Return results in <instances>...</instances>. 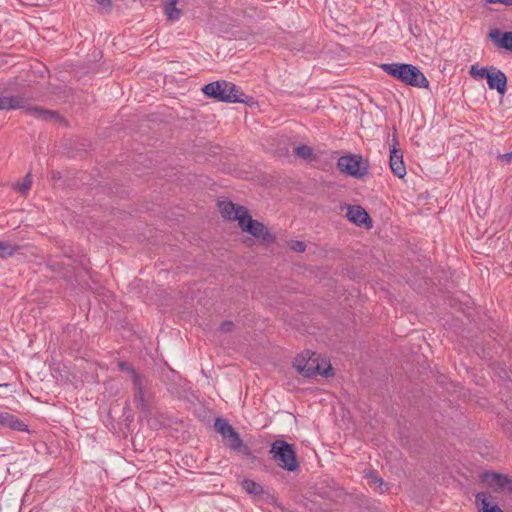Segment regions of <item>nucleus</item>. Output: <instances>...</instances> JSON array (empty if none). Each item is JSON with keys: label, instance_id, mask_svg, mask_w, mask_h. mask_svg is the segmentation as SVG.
Here are the masks:
<instances>
[{"label": "nucleus", "instance_id": "obj_27", "mask_svg": "<svg viewBox=\"0 0 512 512\" xmlns=\"http://www.w3.org/2000/svg\"><path fill=\"white\" fill-rule=\"evenodd\" d=\"M289 246H290L291 250L298 252V253H302L306 249V244L302 241H297V240L291 241Z\"/></svg>", "mask_w": 512, "mask_h": 512}, {"label": "nucleus", "instance_id": "obj_9", "mask_svg": "<svg viewBox=\"0 0 512 512\" xmlns=\"http://www.w3.org/2000/svg\"><path fill=\"white\" fill-rule=\"evenodd\" d=\"M218 207L224 219L237 220L238 222L248 211L246 207L237 205L231 201H219Z\"/></svg>", "mask_w": 512, "mask_h": 512}, {"label": "nucleus", "instance_id": "obj_12", "mask_svg": "<svg viewBox=\"0 0 512 512\" xmlns=\"http://www.w3.org/2000/svg\"><path fill=\"white\" fill-rule=\"evenodd\" d=\"M26 112L35 118L46 122H65L63 117L54 110L44 109L41 107H27Z\"/></svg>", "mask_w": 512, "mask_h": 512}, {"label": "nucleus", "instance_id": "obj_32", "mask_svg": "<svg viewBox=\"0 0 512 512\" xmlns=\"http://www.w3.org/2000/svg\"><path fill=\"white\" fill-rule=\"evenodd\" d=\"M498 158L503 162L510 163L512 161V151L509 153L500 154Z\"/></svg>", "mask_w": 512, "mask_h": 512}, {"label": "nucleus", "instance_id": "obj_18", "mask_svg": "<svg viewBox=\"0 0 512 512\" xmlns=\"http://www.w3.org/2000/svg\"><path fill=\"white\" fill-rule=\"evenodd\" d=\"M476 502L481 503L479 512H503L498 505L491 504L483 492L476 495Z\"/></svg>", "mask_w": 512, "mask_h": 512}, {"label": "nucleus", "instance_id": "obj_10", "mask_svg": "<svg viewBox=\"0 0 512 512\" xmlns=\"http://www.w3.org/2000/svg\"><path fill=\"white\" fill-rule=\"evenodd\" d=\"M487 84L490 89H495L500 95H504L507 90V76L503 71L495 66L490 67V73L487 77Z\"/></svg>", "mask_w": 512, "mask_h": 512}, {"label": "nucleus", "instance_id": "obj_29", "mask_svg": "<svg viewBox=\"0 0 512 512\" xmlns=\"http://www.w3.org/2000/svg\"><path fill=\"white\" fill-rule=\"evenodd\" d=\"M100 9L109 12L112 7V0H95Z\"/></svg>", "mask_w": 512, "mask_h": 512}, {"label": "nucleus", "instance_id": "obj_5", "mask_svg": "<svg viewBox=\"0 0 512 512\" xmlns=\"http://www.w3.org/2000/svg\"><path fill=\"white\" fill-rule=\"evenodd\" d=\"M339 170L356 179H362L368 174L369 163L361 155L349 154L338 158Z\"/></svg>", "mask_w": 512, "mask_h": 512}, {"label": "nucleus", "instance_id": "obj_22", "mask_svg": "<svg viewBox=\"0 0 512 512\" xmlns=\"http://www.w3.org/2000/svg\"><path fill=\"white\" fill-rule=\"evenodd\" d=\"M297 157L310 160L313 158V149L307 145H301L294 149Z\"/></svg>", "mask_w": 512, "mask_h": 512}, {"label": "nucleus", "instance_id": "obj_1", "mask_svg": "<svg viewBox=\"0 0 512 512\" xmlns=\"http://www.w3.org/2000/svg\"><path fill=\"white\" fill-rule=\"evenodd\" d=\"M379 67L391 77L406 85L417 88H428L429 81L415 65L408 63H383Z\"/></svg>", "mask_w": 512, "mask_h": 512}, {"label": "nucleus", "instance_id": "obj_3", "mask_svg": "<svg viewBox=\"0 0 512 512\" xmlns=\"http://www.w3.org/2000/svg\"><path fill=\"white\" fill-rule=\"evenodd\" d=\"M272 459L284 470L295 471L299 467L296 452L292 444L284 440H275L271 444Z\"/></svg>", "mask_w": 512, "mask_h": 512}, {"label": "nucleus", "instance_id": "obj_31", "mask_svg": "<svg viewBox=\"0 0 512 512\" xmlns=\"http://www.w3.org/2000/svg\"><path fill=\"white\" fill-rule=\"evenodd\" d=\"M234 324L231 321H224L220 325V330L224 333L231 332L233 330Z\"/></svg>", "mask_w": 512, "mask_h": 512}, {"label": "nucleus", "instance_id": "obj_33", "mask_svg": "<svg viewBox=\"0 0 512 512\" xmlns=\"http://www.w3.org/2000/svg\"><path fill=\"white\" fill-rule=\"evenodd\" d=\"M488 3H492V4H503V5H506V6H511L512 5V0H486Z\"/></svg>", "mask_w": 512, "mask_h": 512}, {"label": "nucleus", "instance_id": "obj_13", "mask_svg": "<svg viewBox=\"0 0 512 512\" xmlns=\"http://www.w3.org/2000/svg\"><path fill=\"white\" fill-rule=\"evenodd\" d=\"M488 37L497 47L512 51V31L502 33L499 29H493Z\"/></svg>", "mask_w": 512, "mask_h": 512}, {"label": "nucleus", "instance_id": "obj_21", "mask_svg": "<svg viewBox=\"0 0 512 512\" xmlns=\"http://www.w3.org/2000/svg\"><path fill=\"white\" fill-rule=\"evenodd\" d=\"M242 488L249 494L259 495L263 492L262 486L253 480L244 479L242 481Z\"/></svg>", "mask_w": 512, "mask_h": 512}, {"label": "nucleus", "instance_id": "obj_4", "mask_svg": "<svg viewBox=\"0 0 512 512\" xmlns=\"http://www.w3.org/2000/svg\"><path fill=\"white\" fill-rule=\"evenodd\" d=\"M294 368L304 377L311 378L316 375L328 377L331 375L332 367L329 364L326 368L318 363V357L314 352H306L294 359Z\"/></svg>", "mask_w": 512, "mask_h": 512}, {"label": "nucleus", "instance_id": "obj_7", "mask_svg": "<svg viewBox=\"0 0 512 512\" xmlns=\"http://www.w3.org/2000/svg\"><path fill=\"white\" fill-rule=\"evenodd\" d=\"M393 142L394 144L390 149L389 165L395 176L398 178H403L406 175V166L403 161V153L401 149L396 147V145H398L396 137L393 138Z\"/></svg>", "mask_w": 512, "mask_h": 512}, {"label": "nucleus", "instance_id": "obj_23", "mask_svg": "<svg viewBox=\"0 0 512 512\" xmlns=\"http://www.w3.org/2000/svg\"><path fill=\"white\" fill-rule=\"evenodd\" d=\"M134 400L136 402L137 408L142 411H147L149 405L145 400L144 389L139 391H134Z\"/></svg>", "mask_w": 512, "mask_h": 512}, {"label": "nucleus", "instance_id": "obj_11", "mask_svg": "<svg viewBox=\"0 0 512 512\" xmlns=\"http://www.w3.org/2000/svg\"><path fill=\"white\" fill-rule=\"evenodd\" d=\"M346 216L348 220L357 226H372V220L366 210L360 205H350L347 208Z\"/></svg>", "mask_w": 512, "mask_h": 512}, {"label": "nucleus", "instance_id": "obj_19", "mask_svg": "<svg viewBox=\"0 0 512 512\" xmlns=\"http://www.w3.org/2000/svg\"><path fill=\"white\" fill-rule=\"evenodd\" d=\"M177 0H170L165 6H164V13L167 17V19L171 22H174L179 19L181 15L180 9L176 7Z\"/></svg>", "mask_w": 512, "mask_h": 512}, {"label": "nucleus", "instance_id": "obj_24", "mask_svg": "<svg viewBox=\"0 0 512 512\" xmlns=\"http://www.w3.org/2000/svg\"><path fill=\"white\" fill-rule=\"evenodd\" d=\"M32 180L31 174L28 173L22 183H18L15 185V189L21 194H26L31 188Z\"/></svg>", "mask_w": 512, "mask_h": 512}, {"label": "nucleus", "instance_id": "obj_20", "mask_svg": "<svg viewBox=\"0 0 512 512\" xmlns=\"http://www.w3.org/2000/svg\"><path fill=\"white\" fill-rule=\"evenodd\" d=\"M489 73L490 67H480L479 64H473L469 70V75L476 81L487 79Z\"/></svg>", "mask_w": 512, "mask_h": 512}, {"label": "nucleus", "instance_id": "obj_28", "mask_svg": "<svg viewBox=\"0 0 512 512\" xmlns=\"http://www.w3.org/2000/svg\"><path fill=\"white\" fill-rule=\"evenodd\" d=\"M118 368L120 371L127 372L131 376H133V372H136L135 369L129 363H127L125 361L118 362Z\"/></svg>", "mask_w": 512, "mask_h": 512}, {"label": "nucleus", "instance_id": "obj_2", "mask_svg": "<svg viewBox=\"0 0 512 512\" xmlns=\"http://www.w3.org/2000/svg\"><path fill=\"white\" fill-rule=\"evenodd\" d=\"M214 428L221 435L225 446L233 451L241 452L245 456H251V449L244 444L239 433L226 419L220 417L216 418Z\"/></svg>", "mask_w": 512, "mask_h": 512}, {"label": "nucleus", "instance_id": "obj_15", "mask_svg": "<svg viewBox=\"0 0 512 512\" xmlns=\"http://www.w3.org/2000/svg\"><path fill=\"white\" fill-rule=\"evenodd\" d=\"M0 425L16 431L28 430L27 425L22 420L8 412H0Z\"/></svg>", "mask_w": 512, "mask_h": 512}, {"label": "nucleus", "instance_id": "obj_16", "mask_svg": "<svg viewBox=\"0 0 512 512\" xmlns=\"http://www.w3.org/2000/svg\"><path fill=\"white\" fill-rule=\"evenodd\" d=\"M483 481H485L489 486L495 488H504L510 482L506 475L494 472L484 473Z\"/></svg>", "mask_w": 512, "mask_h": 512}, {"label": "nucleus", "instance_id": "obj_25", "mask_svg": "<svg viewBox=\"0 0 512 512\" xmlns=\"http://www.w3.org/2000/svg\"><path fill=\"white\" fill-rule=\"evenodd\" d=\"M14 253V248L7 242H0V258L6 255L11 256Z\"/></svg>", "mask_w": 512, "mask_h": 512}, {"label": "nucleus", "instance_id": "obj_34", "mask_svg": "<svg viewBox=\"0 0 512 512\" xmlns=\"http://www.w3.org/2000/svg\"><path fill=\"white\" fill-rule=\"evenodd\" d=\"M52 178H53L54 180L60 179V178H61V174H60V172H53V173H52Z\"/></svg>", "mask_w": 512, "mask_h": 512}, {"label": "nucleus", "instance_id": "obj_30", "mask_svg": "<svg viewBox=\"0 0 512 512\" xmlns=\"http://www.w3.org/2000/svg\"><path fill=\"white\" fill-rule=\"evenodd\" d=\"M366 477L373 483L375 484H379V485H382L383 484V480L378 476V474L374 471H369L367 474H366Z\"/></svg>", "mask_w": 512, "mask_h": 512}, {"label": "nucleus", "instance_id": "obj_17", "mask_svg": "<svg viewBox=\"0 0 512 512\" xmlns=\"http://www.w3.org/2000/svg\"><path fill=\"white\" fill-rule=\"evenodd\" d=\"M227 89V95L231 98L230 100L226 101V103H247V101L243 98L244 93L240 87L232 82L227 81Z\"/></svg>", "mask_w": 512, "mask_h": 512}, {"label": "nucleus", "instance_id": "obj_8", "mask_svg": "<svg viewBox=\"0 0 512 512\" xmlns=\"http://www.w3.org/2000/svg\"><path fill=\"white\" fill-rule=\"evenodd\" d=\"M203 93L221 102L230 100L231 97L227 95V81L218 80L205 85L202 89Z\"/></svg>", "mask_w": 512, "mask_h": 512}, {"label": "nucleus", "instance_id": "obj_26", "mask_svg": "<svg viewBox=\"0 0 512 512\" xmlns=\"http://www.w3.org/2000/svg\"><path fill=\"white\" fill-rule=\"evenodd\" d=\"M133 382L134 391L143 390V382L141 376L137 372H133V376H131Z\"/></svg>", "mask_w": 512, "mask_h": 512}, {"label": "nucleus", "instance_id": "obj_6", "mask_svg": "<svg viewBox=\"0 0 512 512\" xmlns=\"http://www.w3.org/2000/svg\"><path fill=\"white\" fill-rule=\"evenodd\" d=\"M238 226L243 232L260 239L266 244H271L275 241V236L269 231L267 226L258 220L252 219L249 211L244 214L243 218L239 219Z\"/></svg>", "mask_w": 512, "mask_h": 512}, {"label": "nucleus", "instance_id": "obj_14", "mask_svg": "<svg viewBox=\"0 0 512 512\" xmlns=\"http://www.w3.org/2000/svg\"><path fill=\"white\" fill-rule=\"evenodd\" d=\"M27 99L23 96L15 95H4L0 96V110H13L26 108L25 103Z\"/></svg>", "mask_w": 512, "mask_h": 512}, {"label": "nucleus", "instance_id": "obj_35", "mask_svg": "<svg viewBox=\"0 0 512 512\" xmlns=\"http://www.w3.org/2000/svg\"><path fill=\"white\" fill-rule=\"evenodd\" d=\"M10 385L9 384H0V389L4 388V387H9Z\"/></svg>", "mask_w": 512, "mask_h": 512}]
</instances>
